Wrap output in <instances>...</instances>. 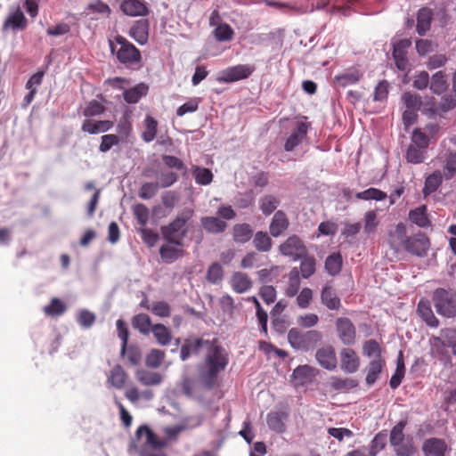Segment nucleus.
<instances>
[{"instance_id": "obj_5", "label": "nucleus", "mask_w": 456, "mask_h": 456, "mask_svg": "<svg viewBox=\"0 0 456 456\" xmlns=\"http://www.w3.org/2000/svg\"><path fill=\"white\" fill-rule=\"evenodd\" d=\"M432 301L439 315L448 319L456 317V291L438 288L433 292Z\"/></svg>"}, {"instance_id": "obj_34", "label": "nucleus", "mask_w": 456, "mask_h": 456, "mask_svg": "<svg viewBox=\"0 0 456 456\" xmlns=\"http://www.w3.org/2000/svg\"><path fill=\"white\" fill-rule=\"evenodd\" d=\"M362 74L357 70H348L341 75L336 76L335 80L338 86L346 87L360 81Z\"/></svg>"}, {"instance_id": "obj_7", "label": "nucleus", "mask_w": 456, "mask_h": 456, "mask_svg": "<svg viewBox=\"0 0 456 456\" xmlns=\"http://www.w3.org/2000/svg\"><path fill=\"white\" fill-rule=\"evenodd\" d=\"M279 251L282 256H289L294 261H297L299 258L305 256L307 248L297 235L293 234L280 244Z\"/></svg>"}, {"instance_id": "obj_61", "label": "nucleus", "mask_w": 456, "mask_h": 456, "mask_svg": "<svg viewBox=\"0 0 456 456\" xmlns=\"http://www.w3.org/2000/svg\"><path fill=\"white\" fill-rule=\"evenodd\" d=\"M159 188L157 183H144L141 186L138 195L142 200H150L157 194Z\"/></svg>"}, {"instance_id": "obj_14", "label": "nucleus", "mask_w": 456, "mask_h": 456, "mask_svg": "<svg viewBox=\"0 0 456 456\" xmlns=\"http://www.w3.org/2000/svg\"><path fill=\"white\" fill-rule=\"evenodd\" d=\"M340 367L346 373H354L360 367V358L356 352L350 348H343L340 353Z\"/></svg>"}, {"instance_id": "obj_27", "label": "nucleus", "mask_w": 456, "mask_h": 456, "mask_svg": "<svg viewBox=\"0 0 456 456\" xmlns=\"http://www.w3.org/2000/svg\"><path fill=\"white\" fill-rule=\"evenodd\" d=\"M200 224L208 233L218 234L224 232L227 228V224L215 216H203L200 218Z\"/></svg>"}, {"instance_id": "obj_46", "label": "nucleus", "mask_w": 456, "mask_h": 456, "mask_svg": "<svg viewBox=\"0 0 456 456\" xmlns=\"http://www.w3.org/2000/svg\"><path fill=\"white\" fill-rule=\"evenodd\" d=\"M132 324L134 329L142 334H148L152 327L151 318L146 314H139L134 316Z\"/></svg>"}, {"instance_id": "obj_16", "label": "nucleus", "mask_w": 456, "mask_h": 456, "mask_svg": "<svg viewBox=\"0 0 456 456\" xmlns=\"http://www.w3.org/2000/svg\"><path fill=\"white\" fill-rule=\"evenodd\" d=\"M309 125L305 122H298L296 128L291 132L290 135L287 138L284 150L286 151H293L298 146L301 142L306 137Z\"/></svg>"}, {"instance_id": "obj_35", "label": "nucleus", "mask_w": 456, "mask_h": 456, "mask_svg": "<svg viewBox=\"0 0 456 456\" xmlns=\"http://www.w3.org/2000/svg\"><path fill=\"white\" fill-rule=\"evenodd\" d=\"M144 130L142 133V139L145 142H152L158 132V121L151 116L147 115L143 122Z\"/></svg>"}, {"instance_id": "obj_8", "label": "nucleus", "mask_w": 456, "mask_h": 456, "mask_svg": "<svg viewBox=\"0 0 456 456\" xmlns=\"http://www.w3.org/2000/svg\"><path fill=\"white\" fill-rule=\"evenodd\" d=\"M255 69L248 64H239L222 70L216 80L220 83H232L248 78Z\"/></svg>"}, {"instance_id": "obj_45", "label": "nucleus", "mask_w": 456, "mask_h": 456, "mask_svg": "<svg viewBox=\"0 0 456 456\" xmlns=\"http://www.w3.org/2000/svg\"><path fill=\"white\" fill-rule=\"evenodd\" d=\"M342 263L340 253H333L326 258L325 269L330 275L335 276L340 273Z\"/></svg>"}, {"instance_id": "obj_42", "label": "nucleus", "mask_w": 456, "mask_h": 456, "mask_svg": "<svg viewBox=\"0 0 456 456\" xmlns=\"http://www.w3.org/2000/svg\"><path fill=\"white\" fill-rule=\"evenodd\" d=\"M151 331L159 344L162 346H167L170 344L172 340V335L169 329H167L165 325L155 324L151 327Z\"/></svg>"}, {"instance_id": "obj_25", "label": "nucleus", "mask_w": 456, "mask_h": 456, "mask_svg": "<svg viewBox=\"0 0 456 456\" xmlns=\"http://www.w3.org/2000/svg\"><path fill=\"white\" fill-rule=\"evenodd\" d=\"M321 301L330 310H338L341 301L336 290L330 285H325L321 293Z\"/></svg>"}, {"instance_id": "obj_18", "label": "nucleus", "mask_w": 456, "mask_h": 456, "mask_svg": "<svg viewBox=\"0 0 456 456\" xmlns=\"http://www.w3.org/2000/svg\"><path fill=\"white\" fill-rule=\"evenodd\" d=\"M316 360L324 369L332 370L337 367V357L332 346H323L317 350L315 354Z\"/></svg>"}, {"instance_id": "obj_21", "label": "nucleus", "mask_w": 456, "mask_h": 456, "mask_svg": "<svg viewBox=\"0 0 456 456\" xmlns=\"http://www.w3.org/2000/svg\"><path fill=\"white\" fill-rule=\"evenodd\" d=\"M129 36L140 45L146 44L149 37V21L136 20L129 29Z\"/></svg>"}, {"instance_id": "obj_60", "label": "nucleus", "mask_w": 456, "mask_h": 456, "mask_svg": "<svg viewBox=\"0 0 456 456\" xmlns=\"http://www.w3.org/2000/svg\"><path fill=\"white\" fill-rule=\"evenodd\" d=\"M378 225L376 212L374 210L367 211L364 216V232L368 234L374 232Z\"/></svg>"}, {"instance_id": "obj_44", "label": "nucleus", "mask_w": 456, "mask_h": 456, "mask_svg": "<svg viewBox=\"0 0 456 456\" xmlns=\"http://www.w3.org/2000/svg\"><path fill=\"white\" fill-rule=\"evenodd\" d=\"M448 84L444 71L435 73L431 78L430 89L436 94H441L447 89Z\"/></svg>"}, {"instance_id": "obj_31", "label": "nucleus", "mask_w": 456, "mask_h": 456, "mask_svg": "<svg viewBox=\"0 0 456 456\" xmlns=\"http://www.w3.org/2000/svg\"><path fill=\"white\" fill-rule=\"evenodd\" d=\"M287 417L288 414L285 412H269L266 417V422L269 428L279 434L283 433L286 429L284 420Z\"/></svg>"}, {"instance_id": "obj_2", "label": "nucleus", "mask_w": 456, "mask_h": 456, "mask_svg": "<svg viewBox=\"0 0 456 456\" xmlns=\"http://www.w3.org/2000/svg\"><path fill=\"white\" fill-rule=\"evenodd\" d=\"M429 354L444 366H452V354L456 356V329L443 328L438 336H432L429 340Z\"/></svg>"}, {"instance_id": "obj_48", "label": "nucleus", "mask_w": 456, "mask_h": 456, "mask_svg": "<svg viewBox=\"0 0 456 456\" xmlns=\"http://www.w3.org/2000/svg\"><path fill=\"white\" fill-rule=\"evenodd\" d=\"M330 386L334 390L347 391L353 389L358 386V382L350 378H338L332 377L330 379Z\"/></svg>"}, {"instance_id": "obj_53", "label": "nucleus", "mask_w": 456, "mask_h": 456, "mask_svg": "<svg viewBox=\"0 0 456 456\" xmlns=\"http://www.w3.org/2000/svg\"><path fill=\"white\" fill-rule=\"evenodd\" d=\"M132 210L134 216L137 220V223L142 227H144L147 224L150 217L149 208L142 203H137L133 206Z\"/></svg>"}, {"instance_id": "obj_28", "label": "nucleus", "mask_w": 456, "mask_h": 456, "mask_svg": "<svg viewBox=\"0 0 456 456\" xmlns=\"http://www.w3.org/2000/svg\"><path fill=\"white\" fill-rule=\"evenodd\" d=\"M253 237V229L247 223L236 224L232 227V240L239 244L247 243Z\"/></svg>"}, {"instance_id": "obj_55", "label": "nucleus", "mask_w": 456, "mask_h": 456, "mask_svg": "<svg viewBox=\"0 0 456 456\" xmlns=\"http://www.w3.org/2000/svg\"><path fill=\"white\" fill-rule=\"evenodd\" d=\"M120 354L123 357H126L127 362L133 366L138 365L142 360V353L140 349L134 346H128L126 345V350H125L124 353L121 347Z\"/></svg>"}, {"instance_id": "obj_23", "label": "nucleus", "mask_w": 456, "mask_h": 456, "mask_svg": "<svg viewBox=\"0 0 456 456\" xmlns=\"http://www.w3.org/2000/svg\"><path fill=\"white\" fill-rule=\"evenodd\" d=\"M114 126L113 121L110 120H93L86 119L81 126L83 132L95 134L104 133L111 129Z\"/></svg>"}, {"instance_id": "obj_63", "label": "nucleus", "mask_w": 456, "mask_h": 456, "mask_svg": "<svg viewBox=\"0 0 456 456\" xmlns=\"http://www.w3.org/2000/svg\"><path fill=\"white\" fill-rule=\"evenodd\" d=\"M105 107L96 100H92L85 108L83 114L85 117H94L104 112Z\"/></svg>"}, {"instance_id": "obj_17", "label": "nucleus", "mask_w": 456, "mask_h": 456, "mask_svg": "<svg viewBox=\"0 0 456 456\" xmlns=\"http://www.w3.org/2000/svg\"><path fill=\"white\" fill-rule=\"evenodd\" d=\"M417 313L421 320L430 328H437L440 325L438 318L435 315L430 302L421 298L417 305Z\"/></svg>"}, {"instance_id": "obj_10", "label": "nucleus", "mask_w": 456, "mask_h": 456, "mask_svg": "<svg viewBox=\"0 0 456 456\" xmlns=\"http://www.w3.org/2000/svg\"><path fill=\"white\" fill-rule=\"evenodd\" d=\"M28 24V21L24 12L20 7H17L16 10L10 12L4 20L2 31L4 33L23 31L27 28Z\"/></svg>"}, {"instance_id": "obj_30", "label": "nucleus", "mask_w": 456, "mask_h": 456, "mask_svg": "<svg viewBox=\"0 0 456 456\" xmlns=\"http://www.w3.org/2000/svg\"><path fill=\"white\" fill-rule=\"evenodd\" d=\"M168 244H164L159 248V255L163 262L170 264L182 257L184 255V250L182 247H175Z\"/></svg>"}, {"instance_id": "obj_38", "label": "nucleus", "mask_w": 456, "mask_h": 456, "mask_svg": "<svg viewBox=\"0 0 456 456\" xmlns=\"http://www.w3.org/2000/svg\"><path fill=\"white\" fill-rule=\"evenodd\" d=\"M253 245L260 252H268L273 247V240L266 232H257L253 238Z\"/></svg>"}, {"instance_id": "obj_56", "label": "nucleus", "mask_w": 456, "mask_h": 456, "mask_svg": "<svg viewBox=\"0 0 456 456\" xmlns=\"http://www.w3.org/2000/svg\"><path fill=\"white\" fill-rule=\"evenodd\" d=\"M224 277V270L220 264L215 262L208 269L206 279L213 284L219 283Z\"/></svg>"}, {"instance_id": "obj_13", "label": "nucleus", "mask_w": 456, "mask_h": 456, "mask_svg": "<svg viewBox=\"0 0 456 456\" xmlns=\"http://www.w3.org/2000/svg\"><path fill=\"white\" fill-rule=\"evenodd\" d=\"M411 45L409 39H401L393 45V58L399 70L404 71L408 69L407 50Z\"/></svg>"}, {"instance_id": "obj_33", "label": "nucleus", "mask_w": 456, "mask_h": 456, "mask_svg": "<svg viewBox=\"0 0 456 456\" xmlns=\"http://www.w3.org/2000/svg\"><path fill=\"white\" fill-rule=\"evenodd\" d=\"M148 86L140 83L135 86L129 88L124 92V99L127 103H136L140 99L148 93Z\"/></svg>"}, {"instance_id": "obj_64", "label": "nucleus", "mask_w": 456, "mask_h": 456, "mask_svg": "<svg viewBox=\"0 0 456 456\" xmlns=\"http://www.w3.org/2000/svg\"><path fill=\"white\" fill-rule=\"evenodd\" d=\"M119 143V138L116 134H105L102 136V142L99 146V150L101 152H107L113 146L118 145Z\"/></svg>"}, {"instance_id": "obj_58", "label": "nucleus", "mask_w": 456, "mask_h": 456, "mask_svg": "<svg viewBox=\"0 0 456 456\" xmlns=\"http://www.w3.org/2000/svg\"><path fill=\"white\" fill-rule=\"evenodd\" d=\"M165 358V352L159 349H152L146 357V365L151 368H159Z\"/></svg>"}, {"instance_id": "obj_26", "label": "nucleus", "mask_w": 456, "mask_h": 456, "mask_svg": "<svg viewBox=\"0 0 456 456\" xmlns=\"http://www.w3.org/2000/svg\"><path fill=\"white\" fill-rule=\"evenodd\" d=\"M407 239L406 226L403 223L397 224L395 231L389 233V244L395 250L403 248Z\"/></svg>"}, {"instance_id": "obj_50", "label": "nucleus", "mask_w": 456, "mask_h": 456, "mask_svg": "<svg viewBox=\"0 0 456 456\" xmlns=\"http://www.w3.org/2000/svg\"><path fill=\"white\" fill-rule=\"evenodd\" d=\"M279 200L273 195H265L259 200V208L265 216L271 215L278 207Z\"/></svg>"}, {"instance_id": "obj_62", "label": "nucleus", "mask_w": 456, "mask_h": 456, "mask_svg": "<svg viewBox=\"0 0 456 456\" xmlns=\"http://www.w3.org/2000/svg\"><path fill=\"white\" fill-rule=\"evenodd\" d=\"M178 180V175L172 171L161 172L157 183L159 188H167L173 185Z\"/></svg>"}, {"instance_id": "obj_6", "label": "nucleus", "mask_w": 456, "mask_h": 456, "mask_svg": "<svg viewBox=\"0 0 456 456\" xmlns=\"http://www.w3.org/2000/svg\"><path fill=\"white\" fill-rule=\"evenodd\" d=\"M322 338L320 331L311 330L302 332L297 328H292L288 333V340L296 350L309 351L313 349Z\"/></svg>"}, {"instance_id": "obj_47", "label": "nucleus", "mask_w": 456, "mask_h": 456, "mask_svg": "<svg viewBox=\"0 0 456 456\" xmlns=\"http://www.w3.org/2000/svg\"><path fill=\"white\" fill-rule=\"evenodd\" d=\"M300 273L304 279L310 278L315 273L316 260L314 256H308L301 257Z\"/></svg>"}, {"instance_id": "obj_40", "label": "nucleus", "mask_w": 456, "mask_h": 456, "mask_svg": "<svg viewBox=\"0 0 456 456\" xmlns=\"http://www.w3.org/2000/svg\"><path fill=\"white\" fill-rule=\"evenodd\" d=\"M362 354L369 358L372 357V360H384L381 355L380 345L375 339H369L363 343Z\"/></svg>"}, {"instance_id": "obj_4", "label": "nucleus", "mask_w": 456, "mask_h": 456, "mask_svg": "<svg viewBox=\"0 0 456 456\" xmlns=\"http://www.w3.org/2000/svg\"><path fill=\"white\" fill-rule=\"evenodd\" d=\"M109 45L111 53L120 64L129 69L139 68L142 62L141 52L125 37L117 35L109 40Z\"/></svg>"}, {"instance_id": "obj_29", "label": "nucleus", "mask_w": 456, "mask_h": 456, "mask_svg": "<svg viewBox=\"0 0 456 456\" xmlns=\"http://www.w3.org/2000/svg\"><path fill=\"white\" fill-rule=\"evenodd\" d=\"M127 379V373L119 364L115 365L108 375V382L117 389L124 388Z\"/></svg>"}, {"instance_id": "obj_9", "label": "nucleus", "mask_w": 456, "mask_h": 456, "mask_svg": "<svg viewBox=\"0 0 456 456\" xmlns=\"http://www.w3.org/2000/svg\"><path fill=\"white\" fill-rule=\"evenodd\" d=\"M338 337L346 346L355 343L356 329L352 321L347 317H339L335 322Z\"/></svg>"}, {"instance_id": "obj_37", "label": "nucleus", "mask_w": 456, "mask_h": 456, "mask_svg": "<svg viewBox=\"0 0 456 456\" xmlns=\"http://www.w3.org/2000/svg\"><path fill=\"white\" fill-rule=\"evenodd\" d=\"M384 365L385 360H371L370 362L365 379L367 385L372 386L377 381Z\"/></svg>"}, {"instance_id": "obj_20", "label": "nucleus", "mask_w": 456, "mask_h": 456, "mask_svg": "<svg viewBox=\"0 0 456 456\" xmlns=\"http://www.w3.org/2000/svg\"><path fill=\"white\" fill-rule=\"evenodd\" d=\"M289 225V218L287 215L281 211L278 210L273 216L272 221L269 225L270 234L277 238L281 236Z\"/></svg>"}, {"instance_id": "obj_54", "label": "nucleus", "mask_w": 456, "mask_h": 456, "mask_svg": "<svg viewBox=\"0 0 456 456\" xmlns=\"http://www.w3.org/2000/svg\"><path fill=\"white\" fill-rule=\"evenodd\" d=\"M407 425V419H401L391 430L390 432V444H398L401 442H403L404 434L403 429Z\"/></svg>"}, {"instance_id": "obj_24", "label": "nucleus", "mask_w": 456, "mask_h": 456, "mask_svg": "<svg viewBox=\"0 0 456 456\" xmlns=\"http://www.w3.org/2000/svg\"><path fill=\"white\" fill-rule=\"evenodd\" d=\"M447 445L440 438H429L423 444V452L426 456H444Z\"/></svg>"}, {"instance_id": "obj_19", "label": "nucleus", "mask_w": 456, "mask_h": 456, "mask_svg": "<svg viewBox=\"0 0 456 456\" xmlns=\"http://www.w3.org/2000/svg\"><path fill=\"white\" fill-rule=\"evenodd\" d=\"M229 282L232 290L238 294H243L248 291L253 286V281L250 277L246 273L242 272H234Z\"/></svg>"}, {"instance_id": "obj_12", "label": "nucleus", "mask_w": 456, "mask_h": 456, "mask_svg": "<svg viewBox=\"0 0 456 456\" xmlns=\"http://www.w3.org/2000/svg\"><path fill=\"white\" fill-rule=\"evenodd\" d=\"M430 246L429 239L422 232L408 237L404 249L410 254L418 256H424L427 255Z\"/></svg>"}, {"instance_id": "obj_36", "label": "nucleus", "mask_w": 456, "mask_h": 456, "mask_svg": "<svg viewBox=\"0 0 456 456\" xmlns=\"http://www.w3.org/2000/svg\"><path fill=\"white\" fill-rule=\"evenodd\" d=\"M409 219L419 227H428L430 224L427 214V207L422 205L409 213Z\"/></svg>"}, {"instance_id": "obj_39", "label": "nucleus", "mask_w": 456, "mask_h": 456, "mask_svg": "<svg viewBox=\"0 0 456 456\" xmlns=\"http://www.w3.org/2000/svg\"><path fill=\"white\" fill-rule=\"evenodd\" d=\"M67 310V306L63 301L58 297H53L49 305L44 306L43 311L45 315L56 317L63 314Z\"/></svg>"}, {"instance_id": "obj_3", "label": "nucleus", "mask_w": 456, "mask_h": 456, "mask_svg": "<svg viewBox=\"0 0 456 456\" xmlns=\"http://www.w3.org/2000/svg\"><path fill=\"white\" fill-rule=\"evenodd\" d=\"M194 216L195 211L192 208H184L179 211L168 224L161 226L163 239L175 246L183 247Z\"/></svg>"}, {"instance_id": "obj_22", "label": "nucleus", "mask_w": 456, "mask_h": 456, "mask_svg": "<svg viewBox=\"0 0 456 456\" xmlns=\"http://www.w3.org/2000/svg\"><path fill=\"white\" fill-rule=\"evenodd\" d=\"M433 16L430 8L422 7L418 11L416 30L419 36H424L430 29Z\"/></svg>"}, {"instance_id": "obj_57", "label": "nucleus", "mask_w": 456, "mask_h": 456, "mask_svg": "<svg viewBox=\"0 0 456 456\" xmlns=\"http://www.w3.org/2000/svg\"><path fill=\"white\" fill-rule=\"evenodd\" d=\"M214 34L217 41H230L233 37L234 31L229 24L223 23L216 28Z\"/></svg>"}, {"instance_id": "obj_1", "label": "nucleus", "mask_w": 456, "mask_h": 456, "mask_svg": "<svg viewBox=\"0 0 456 456\" xmlns=\"http://www.w3.org/2000/svg\"><path fill=\"white\" fill-rule=\"evenodd\" d=\"M229 363V354L216 338L206 351L204 360L198 365L199 380L206 390H213L219 386L218 375Z\"/></svg>"}, {"instance_id": "obj_51", "label": "nucleus", "mask_w": 456, "mask_h": 456, "mask_svg": "<svg viewBox=\"0 0 456 456\" xmlns=\"http://www.w3.org/2000/svg\"><path fill=\"white\" fill-rule=\"evenodd\" d=\"M192 174L194 175L195 181L198 184L200 185H208L213 180V174L210 169L200 167H193Z\"/></svg>"}, {"instance_id": "obj_49", "label": "nucleus", "mask_w": 456, "mask_h": 456, "mask_svg": "<svg viewBox=\"0 0 456 456\" xmlns=\"http://www.w3.org/2000/svg\"><path fill=\"white\" fill-rule=\"evenodd\" d=\"M426 149L410 144L406 151V159L411 164L422 163L425 159Z\"/></svg>"}, {"instance_id": "obj_52", "label": "nucleus", "mask_w": 456, "mask_h": 456, "mask_svg": "<svg viewBox=\"0 0 456 456\" xmlns=\"http://www.w3.org/2000/svg\"><path fill=\"white\" fill-rule=\"evenodd\" d=\"M356 198L362 200H384L387 198V194L379 189L371 187L356 193Z\"/></svg>"}, {"instance_id": "obj_41", "label": "nucleus", "mask_w": 456, "mask_h": 456, "mask_svg": "<svg viewBox=\"0 0 456 456\" xmlns=\"http://www.w3.org/2000/svg\"><path fill=\"white\" fill-rule=\"evenodd\" d=\"M444 176L446 180L456 175V151H448L444 159Z\"/></svg>"}, {"instance_id": "obj_59", "label": "nucleus", "mask_w": 456, "mask_h": 456, "mask_svg": "<svg viewBox=\"0 0 456 456\" xmlns=\"http://www.w3.org/2000/svg\"><path fill=\"white\" fill-rule=\"evenodd\" d=\"M402 101L403 102L407 110H419L422 105L420 96L409 92L403 94Z\"/></svg>"}, {"instance_id": "obj_32", "label": "nucleus", "mask_w": 456, "mask_h": 456, "mask_svg": "<svg viewBox=\"0 0 456 456\" xmlns=\"http://www.w3.org/2000/svg\"><path fill=\"white\" fill-rule=\"evenodd\" d=\"M443 183V174L440 170H436L430 174L425 180L422 190L424 197L435 192Z\"/></svg>"}, {"instance_id": "obj_43", "label": "nucleus", "mask_w": 456, "mask_h": 456, "mask_svg": "<svg viewBox=\"0 0 456 456\" xmlns=\"http://www.w3.org/2000/svg\"><path fill=\"white\" fill-rule=\"evenodd\" d=\"M136 379L144 386L159 385L162 381V376L159 373L148 370H138Z\"/></svg>"}, {"instance_id": "obj_15", "label": "nucleus", "mask_w": 456, "mask_h": 456, "mask_svg": "<svg viewBox=\"0 0 456 456\" xmlns=\"http://www.w3.org/2000/svg\"><path fill=\"white\" fill-rule=\"evenodd\" d=\"M120 10L124 14L130 17L149 14L147 4L143 0H123L120 4Z\"/></svg>"}, {"instance_id": "obj_11", "label": "nucleus", "mask_w": 456, "mask_h": 456, "mask_svg": "<svg viewBox=\"0 0 456 456\" xmlns=\"http://www.w3.org/2000/svg\"><path fill=\"white\" fill-rule=\"evenodd\" d=\"M211 344V340L202 338H187L180 349V357L186 361L191 355H199L202 350H206Z\"/></svg>"}]
</instances>
